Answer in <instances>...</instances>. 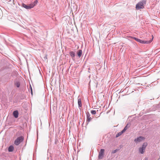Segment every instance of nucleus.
<instances>
[{"label":"nucleus","instance_id":"17","mask_svg":"<svg viewBox=\"0 0 160 160\" xmlns=\"http://www.w3.org/2000/svg\"><path fill=\"white\" fill-rule=\"evenodd\" d=\"M124 132H122V131L121 132L118 133L116 136L117 137H118L119 136L121 135Z\"/></svg>","mask_w":160,"mask_h":160},{"label":"nucleus","instance_id":"5","mask_svg":"<svg viewBox=\"0 0 160 160\" xmlns=\"http://www.w3.org/2000/svg\"><path fill=\"white\" fill-rule=\"evenodd\" d=\"M104 149H102L100 150V152L99 153L98 158L99 159H102L104 156Z\"/></svg>","mask_w":160,"mask_h":160},{"label":"nucleus","instance_id":"9","mask_svg":"<svg viewBox=\"0 0 160 160\" xmlns=\"http://www.w3.org/2000/svg\"><path fill=\"white\" fill-rule=\"evenodd\" d=\"M78 106L79 107H81L82 106V103H81V99L80 98H78Z\"/></svg>","mask_w":160,"mask_h":160},{"label":"nucleus","instance_id":"4","mask_svg":"<svg viewBox=\"0 0 160 160\" xmlns=\"http://www.w3.org/2000/svg\"><path fill=\"white\" fill-rule=\"evenodd\" d=\"M24 139V138L22 136H21L18 138L15 141L14 144L18 145H19L20 143L22 142Z\"/></svg>","mask_w":160,"mask_h":160},{"label":"nucleus","instance_id":"12","mask_svg":"<svg viewBox=\"0 0 160 160\" xmlns=\"http://www.w3.org/2000/svg\"><path fill=\"white\" fill-rule=\"evenodd\" d=\"M145 150V149L142 147L140 148L139 149V151L141 154H143Z\"/></svg>","mask_w":160,"mask_h":160},{"label":"nucleus","instance_id":"3","mask_svg":"<svg viewBox=\"0 0 160 160\" xmlns=\"http://www.w3.org/2000/svg\"><path fill=\"white\" fill-rule=\"evenodd\" d=\"M145 4L146 1H145L143 0L140 2L136 4V8L137 9H142L144 8V5Z\"/></svg>","mask_w":160,"mask_h":160},{"label":"nucleus","instance_id":"14","mask_svg":"<svg viewBox=\"0 0 160 160\" xmlns=\"http://www.w3.org/2000/svg\"><path fill=\"white\" fill-rule=\"evenodd\" d=\"M69 54L72 58L74 57L75 56V53L74 52H70L69 53Z\"/></svg>","mask_w":160,"mask_h":160},{"label":"nucleus","instance_id":"8","mask_svg":"<svg viewBox=\"0 0 160 160\" xmlns=\"http://www.w3.org/2000/svg\"><path fill=\"white\" fill-rule=\"evenodd\" d=\"M82 53V51L81 50H78L77 52V54L79 58L81 57Z\"/></svg>","mask_w":160,"mask_h":160},{"label":"nucleus","instance_id":"11","mask_svg":"<svg viewBox=\"0 0 160 160\" xmlns=\"http://www.w3.org/2000/svg\"><path fill=\"white\" fill-rule=\"evenodd\" d=\"M14 149V147L12 146H10L8 148V151L9 152H12Z\"/></svg>","mask_w":160,"mask_h":160},{"label":"nucleus","instance_id":"7","mask_svg":"<svg viewBox=\"0 0 160 160\" xmlns=\"http://www.w3.org/2000/svg\"><path fill=\"white\" fill-rule=\"evenodd\" d=\"M13 115L14 117L17 118L18 117V113L17 111H15L13 112Z\"/></svg>","mask_w":160,"mask_h":160},{"label":"nucleus","instance_id":"18","mask_svg":"<svg viewBox=\"0 0 160 160\" xmlns=\"http://www.w3.org/2000/svg\"><path fill=\"white\" fill-rule=\"evenodd\" d=\"M91 113L93 114H95L96 113V111L95 110H92Z\"/></svg>","mask_w":160,"mask_h":160},{"label":"nucleus","instance_id":"1","mask_svg":"<svg viewBox=\"0 0 160 160\" xmlns=\"http://www.w3.org/2000/svg\"><path fill=\"white\" fill-rule=\"evenodd\" d=\"M38 2V0H35L33 3L31 4L28 5H26L23 3L22 4V6L27 9H30L33 8L35 5H36L37 4Z\"/></svg>","mask_w":160,"mask_h":160},{"label":"nucleus","instance_id":"15","mask_svg":"<svg viewBox=\"0 0 160 160\" xmlns=\"http://www.w3.org/2000/svg\"><path fill=\"white\" fill-rule=\"evenodd\" d=\"M147 146V143L146 142H144L143 144V145H142V147L143 148L145 149V148Z\"/></svg>","mask_w":160,"mask_h":160},{"label":"nucleus","instance_id":"19","mask_svg":"<svg viewBox=\"0 0 160 160\" xmlns=\"http://www.w3.org/2000/svg\"><path fill=\"white\" fill-rule=\"evenodd\" d=\"M117 149H116L115 150L112 151V153H116L117 152Z\"/></svg>","mask_w":160,"mask_h":160},{"label":"nucleus","instance_id":"13","mask_svg":"<svg viewBox=\"0 0 160 160\" xmlns=\"http://www.w3.org/2000/svg\"><path fill=\"white\" fill-rule=\"evenodd\" d=\"M87 121L88 122H90L92 119V118L90 117V114L89 113L87 115Z\"/></svg>","mask_w":160,"mask_h":160},{"label":"nucleus","instance_id":"21","mask_svg":"<svg viewBox=\"0 0 160 160\" xmlns=\"http://www.w3.org/2000/svg\"><path fill=\"white\" fill-rule=\"evenodd\" d=\"M31 92H32V89H31Z\"/></svg>","mask_w":160,"mask_h":160},{"label":"nucleus","instance_id":"20","mask_svg":"<svg viewBox=\"0 0 160 160\" xmlns=\"http://www.w3.org/2000/svg\"><path fill=\"white\" fill-rule=\"evenodd\" d=\"M144 160H148L147 158H146Z\"/></svg>","mask_w":160,"mask_h":160},{"label":"nucleus","instance_id":"2","mask_svg":"<svg viewBox=\"0 0 160 160\" xmlns=\"http://www.w3.org/2000/svg\"><path fill=\"white\" fill-rule=\"evenodd\" d=\"M132 38H133V39H134L136 41H137L138 42L140 43H150V42H151L153 39V36L152 35V39L150 40H149V41H144V40H141L140 39H138V38H137L135 37H132Z\"/></svg>","mask_w":160,"mask_h":160},{"label":"nucleus","instance_id":"6","mask_svg":"<svg viewBox=\"0 0 160 160\" xmlns=\"http://www.w3.org/2000/svg\"><path fill=\"white\" fill-rule=\"evenodd\" d=\"M145 139V138L142 136H140L134 140V142L136 143L139 142Z\"/></svg>","mask_w":160,"mask_h":160},{"label":"nucleus","instance_id":"10","mask_svg":"<svg viewBox=\"0 0 160 160\" xmlns=\"http://www.w3.org/2000/svg\"><path fill=\"white\" fill-rule=\"evenodd\" d=\"M15 85L18 88H19L20 86V82L19 81H17L15 82Z\"/></svg>","mask_w":160,"mask_h":160},{"label":"nucleus","instance_id":"16","mask_svg":"<svg viewBox=\"0 0 160 160\" xmlns=\"http://www.w3.org/2000/svg\"><path fill=\"white\" fill-rule=\"evenodd\" d=\"M128 127H129V126H128V124H127L126 126V127L124 128V129L122 130V132H124L128 128Z\"/></svg>","mask_w":160,"mask_h":160}]
</instances>
